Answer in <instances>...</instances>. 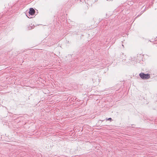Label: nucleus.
<instances>
[{
  "label": "nucleus",
  "instance_id": "obj_5",
  "mask_svg": "<svg viewBox=\"0 0 157 157\" xmlns=\"http://www.w3.org/2000/svg\"><path fill=\"white\" fill-rule=\"evenodd\" d=\"M107 1H112V0H106Z\"/></svg>",
  "mask_w": 157,
  "mask_h": 157
},
{
  "label": "nucleus",
  "instance_id": "obj_4",
  "mask_svg": "<svg viewBox=\"0 0 157 157\" xmlns=\"http://www.w3.org/2000/svg\"><path fill=\"white\" fill-rule=\"evenodd\" d=\"M106 119L107 120H109L110 121H111L112 120V118H108V119L106 118Z\"/></svg>",
  "mask_w": 157,
  "mask_h": 157
},
{
  "label": "nucleus",
  "instance_id": "obj_1",
  "mask_svg": "<svg viewBox=\"0 0 157 157\" xmlns=\"http://www.w3.org/2000/svg\"><path fill=\"white\" fill-rule=\"evenodd\" d=\"M140 77L143 79H148L150 78V75L149 74H145L141 72L139 74Z\"/></svg>",
  "mask_w": 157,
  "mask_h": 157
},
{
  "label": "nucleus",
  "instance_id": "obj_3",
  "mask_svg": "<svg viewBox=\"0 0 157 157\" xmlns=\"http://www.w3.org/2000/svg\"><path fill=\"white\" fill-rule=\"evenodd\" d=\"M28 29L29 30L33 28V27L32 26L30 25H29V27H28Z\"/></svg>",
  "mask_w": 157,
  "mask_h": 157
},
{
  "label": "nucleus",
  "instance_id": "obj_2",
  "mask_svg": "<svg viewBox=\"0 0 157 157\" xmlns=\"http://www.w3.org/2000/svg\"><path fill=\"white\" fill-rule=\"evenodd\" d=\"M35 10L33 8H30L29 9V16H28L27 15H26L27 17L29 18H31L32 17L30 16V15H34L35 13Z\"/></svg>",
  "mask_w": 157,
  "mask_h": 157
}]
</instances>
